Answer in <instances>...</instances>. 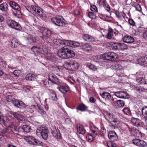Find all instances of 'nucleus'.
Segmentation results:
<instances>
[{
    "label": "nucleus",
    "mask_w": 147,
    "mask_h": 147,
    "mask_svg": "<svg viewBox=\"0 0 147 147\" xmlns=\"http://www.w3.org/2000/svg\"><path fill=\"white\" fill-rule=\"evenodd\" d=\"M26 8L30 12L32 13H36L40 18L43 17V13L41 9L38 6L34 5L27 6H26Z\"/></svg>",
    "instance_id": "obj_1"
},
{
    "label": "nucleus",
    "mask_w": 147,
    "mask_h": 147,
    "mask_svg": "<svg viewBox=\"0 0 147 147\" xmlns=\"http://www.w3.org/2000/svg\"><path fill=\"white\" fill-rule=\"evenodd\" d=\"M104 117L106 120L111 124V126L112 127H113L114 129L117 127L116 124H114L112 123L113 122L118 123L119 122V121L117 118H115L112 113L107 112L106 116L105 115Z\"/></svg>",
    "instance_id": "obj_2"
},
{
    "label": "nucleus",
    "mask_w": 147,
    "mask_h": 147,
    "mask_svg": "<svg viewBox=\"0 0 147 147\" xmlns=\"http://www.w3.org/2000/svg\"><path fill=\"white\" fill-rule=\"evenodd\" d=\"M48 132V129L42 127H38L36 131V134L39 137L42 136V138H47Z\"/></svg>",
    "instance_id": "obj_3"
},
{
    "label": "nucleus",
    "mask_w": 147,
    "mask_h": 147,
    "mask_svg": "<svg viewBox=\"0 0 147 147\" xmlns=\"http://www.w3.org/2000/svg\"><path fill=\"white\" fill-rule=\"evenodd\" d=\"M64 65L72 70L78 69L79 66L78 63L74 60H69L65 62Z\"/></svg>",
    "instance_id": "obj_4"
},
{
    "label": "nucleus",
    "mask_w": 147,
    "mask_h": 147,
    "mask_svg": "<svg viewBox=\"0 0 147 147\" xmlns=\"http://www.w3.org/2000/svg\"><path fill=\"white\" fill-rule=\"evenodd\" d=\"M43 48L41 47H38L36 46H33L32 47L31 50L34 53V55L36 56V57H34V59H38V58L37 57L36 53L38 54V53H46L47 52V50L46 48H45L43 47Z\"/></svg>",
    "instance_id": "obj_5"
},
{
    "label": "nucleus",
    "mask_w": 147,
    "mask_h": 147,
    "mask_svg": "<svg viewBox=\"0 0 147 147\" xmlns=\"http://www.w3.org/2000/svg\"><path fill=\"white\" fill-rule=\"evenodd\" d=\"M7 24L10 27L17 30H21L22 28L20 25L17 22L11 19H8L7 20Z\"/></svg>",
    "instance_id": "obj_6"
},
{
    "label": "nucleus",
    "mask_w": 147,
    "mask_h": 147,
    "mask_svg": "<svg viewBox=\"0 0 147 147\" xmlns=\"http://www.w3.org/2000/svg\"><path fill=\"white\" fill-rule=\"evenodd\" d=\"M51 21L54 24L58 26H62L65 24L63 19L59 16H57L52 18Z\"/></svg>",
    "instance_id": "obj_7"
},
{
    "label": "nucleus",
    "mask_w": 147,
    "mask_h": 147,
    "mask_svg": "<svg viewBox=\"0 0 147 147\" xmlns=\"http://www.w3.org/2000/svg\"><path fill=\"white\" fill-rule=\"evenodd\" d=\"M82 37L85 41L87 42H102V40H96L94 37L91 35L88 34H83Z\"/></svg>",
    "instance_id": "obj_8"
},
{
    "label": "nucleus",
    "mask_w": 147,
    "mask_h": 147,
    "mask_svg": "<svg viewBox=\"0 0 147 147\" xmlns=\"http://www.w3.org/2000/svg\"><path fill=\"white\" fill-rule=\"evenodd\" d=\"M117 57V54L113 52H108L103 55L105 59L111 61H113Z\"/></svg>",
    "instance_id": "obj_9"
},
{
    "label": "nucleus",
    "mask_w": 147,
    "mask_h": 147,
    "mask_svg": "<svg viewBox=\"0 0 147 147\" xmlns=\"http://www.w3.org/2000/svg\"><path fill=\"white\" fill-rule=\"evenodd\" d=\"M12 131H16V128L15 127V125L14 123H10L9 125V128H5L1 131V134H0V138H2V137H4L6 136V134H5L7 131V130L8 129H10Z\"/></svg>",
    "instance_id": "obj_10"
},
{
    "label": "nucleus",
    "mask_w": 147,
    "mask_h": 147,
    "mask_svg": "<svg viewBox=\"0 0 147 147\" xmlns=\"http://www.w3.org/2000/svg\"><path fill=\"white\" fill-rule=\"evenodd\" d=\"M68 51V48L66 47H63L58 51L57 53L58 56L63 59H67V52Z\"/></svg>",
    "instance_id": "obj_11"
},
{
    "label": "nucleus",
    "mask_w": 147,
    "mask_h": 147,
    "mask_svg": "<svg viewBox=\"0 0 147 147\" xmlns=\"http://www.w3.org/2000/svg\"><path fill=\"white\" fill-rule=\"evenodd\" d=\"M62 43H63V42H62ZM63 43H64V45L71 47H78L80 46H81V44H80V43L78 42L75 41L66 40Z\"/></svg>",
    "instance_id": "obj_12"
},
{
    "label": "nucleus",
    "mask_w": 147,
    "mask_h": 147,
    "mask_svg": "<svg viewBox=\"0 0 147 147\" xmlns=\"http://www.w3.org/2000/svg\"><path fill=\"white\" fill-rule=\"evenodd\" d=\"M59 90L63 94H65L69 90V86L66 83L61 84L58 87Z\"/></svg>",
    "instance_id": "obj_13"
},
{
    "label": "nucleus",
    "mask_w": 147,
    "mask_h": 147,
    "mask_svg": "<svg viewBox=\"0 0 147 147\" xmlns=\"http://www.w3.org/2000/svg\"><path fill=\"white\" fill-rule=\"evenodd\" d=\"M12 103L14 106L20 109L24 107L25 106V104L23 102L17 99H14Z\"/></svg>",
    "instance_id": "obj_14"
},
{
    "label": "nucleus",
    "mask_w": 147,
    "mask_h": 147,
    "mask_svg": "<svg viewBox=\"0 0 147 147\" xmlns=\"http://www.w3.org/2000/svg\"><path fill=\"white\" fill-rule=\"evenodd\" d=\"M41 33L42 35L44 37L47 38L49 37L51 34V31L47 29L42 28L41 31Z\"/></svg>",
    "instance_id": "obj_15"
},
{
    "label": "nucleus",
    "mask_w": 147,
    "mask_h": 147,
    "mask_svg": "<svg viewBox=\"0 0 147 147\" xmlns=\"http://www.w3.org/2000/svg\"><path fill=\"white\" fill-rule=\"evenodd\" d=\"M138 63L143 65L145 67H147V56L141 57L137 60Z\"/></svg>",
    "instance_id": "obj_16"
},
{
    "label": "nucleus",
    "mask_w": 147,
    "mask_h": 147,
    "mask_svg": "<svg viewBox=\"0 0 147 147\" xmlns=\"http://www.w3.org/2000/svg\"><path fill=\"white\" fill-rule=\"evenodd\" d=\"M81 47L84 51H89L92 49V47L87 43H81Z\"/></svg>",
    "instance_id": "obj_17"
},
{
    "label": "nucleus",
    "mask_w": 147,
    "mask_h": 147,
    "mask_svg": "<svg viewBox=\"0 0 147 147\" xmlns=\"http://www.w3.org/2000/svg\"><path fill=\"white\" fill-rule=\"evenodd\" d=\"M123 39L124 42L127 43H131L134 42V40L133 37L128 35L124 36Z\"/></svg>",
    "instance_id": "obj_18"
},
{
    "label": "nucleus",
    "mask_w": 147,
    "mask_h": 147,
    "mask_svg": "<svg viewBox=\"0 0 147 147\" xmlns=\"http://www.w3.org/2000/svg\"><path fill=\"white\" fill-rule=\"evenodd\" d=\"M24 38L30 44L35 42L36 41L34 36L31 35H28L27 36L24 37Z\"/></svg>",
    "instance_id": "obj_19"
},
{
    "label": "nucleus",
    "mask_w": 147,
    "mask_h": 147,
    "mask_svg": "<svg viewBox=\"0 0 147 147\" xmlns=\"http://www.w3.org/2000/svg\"><path fill=\"white\" fill-rule=\"evenodd\" d=\"M133 142L134 144L139 146H144L145 142L137 138H135L133 140Z\"/></svg>",
    "instance_id": "obj_20"
},
{
    "label": "nucleus",
    "mask_w": 147,
    "mask_h": 147,
    "mask_svg": "<svg viewBox=\"0 0 147 147\" xmlns=\"http://www.w3.org/2000/svg\"><path fill=\"white\" fill-rule=\"evenodd\" d=\"M10 6L15 10L20 11V8L18 4L15 2L10 1L9 2Z\"/></svg>",
    "instance_id": "obj_21"
},
{
    "label": "nucleus",
    "mask_w": 147,
    "mask_h": 147,
    "mask_svg": "<svg viewBox=\"0 0 147 147\" xmlns=\"http://www.w3.org/2000/svg\"><path fill=\"white\" fill-rule=\"evenodd\" d=\"M77 131L80 134L83 135L85 134L86 130L82 125L80 124H77Z\"/></svg>",
    "instance_id": "obj_22"
},
{
    "label": "nucleus",
    "mask_w": 147,
    "mask_h": 147,
    "mask_svg": "<svg viewBox=\"0 0 147 147\" xmlns=\"http://www.w3.org/2000/svg\"><path fill=\"white\" fill-rule=\"evenodd\" d=\"M142 115L144 116L145 123H147V106L142 107L141 109Z\"/></svg>",
    "instance_id": "obj_23"
},
{
    "label": "nucleus",
    "mask_w": 147,
    "mask_h": 147,
    "mask_svg": "<svg viewBox=\"0 0 147 147\" xmlns=\"http://www.w3.org/2000/svg\"><path fill=\"white\" fill-rule=\"evenodd\" d=\"M19 42L16 38H13L11 41V47L13 48H15L19 46Z\"/></svg>",
    "instance_id": "obj_24"
},
{
    "label": "nucleus",
    "mask_w": 147,
    "mask_h": 147,
    "mask_svg": "<svg viewBox=\"0 0 147 147\" xmlns=\"http://www.w3.org/2000/svg\"><path fill=\"white\" fill-rule=\"evenodd\" d=\"M127 94L126 92L123 91L117 92H115V95L117 97L120 98H124Z\"/></svg>",
    "instance_id": "obj_25"
},
{
    "label": "nucleus",
    "mask_w": 147,
    "mask_h": 147,
    "mask_svg": "<svg viewBox=\"0 0 147 147\" xmlns=\"http://www.w3.org/2000/svg\"><path fill=\"white\" fill-rule=\"evenodd\" d=\"M101 96L106 100L109 101L111 98V94L108 92H104L100 94Z\"/></svg>",
    "instance_id": "obj_26"
},
{
    "label": "nucleus",
    "mask_w": 147,
    "mask_h": 147,
    "mask_svg": "<svg viewBox=\"0 0 147 147\" xmlns=\"http://www.w3.org/2000/svg\"><path fill=\"white\" fill-rule=\"evenodd\" d=\"M16 114V113L15 112H9L6 117V120L8 121L14 119V117H15L14 114Z\"/></svg>",
    "instance_id": "obj_27"
},
{
    "label": "nucleus",
    "mask_w": 147,
    "mask_h": 147,
    "mask_svg": "<svg viewBox=\"0 0 147 147\" xmlns=\"http://www.w3.org/2000/svg\"><path fill=\"white\" fill-rule=\"evenodd\" d=\"M137 82L139 84H147V81L144 77L138 78L136 79Z\"/></svg>",
    "instance_id": "obj_28"
},
{
    "label": "nucleus",
    "mask_w": 147,
    "mask_h": 147,
    "mask_svg": "<svg viewBox=\"0 0 147 147\" xmlns=\"http://www.w3.org/2000/svg\"><path fill=\"white\" fill-rule=\"evenodd\" d=\"M65 40H61L54 39L53 42L55 44H57V45H59L60 46H62L63 45H64V43H62V42H64Z\"/></svg>",
    "instance_id": "obj_29"
},
{
    "label": "nucleus",
    "mask_w": 147,
    "mask_h": 147,
    "mask_svg": "<svg viewBox=\"0 0 147 147\" xmlns=\"http://www.w3.org/2000/svg\"><path fill=\"white\" fill-rule=\"evenodd\" d=\"M67 52V59L71 58L74 57L75 55V53L72 50H69L68 49V51Z\"/></svg>",
    "instance_id": "obj_30"
},
{
    "label": "nucleus",
    "mask_w": 147,
    "mask_h": 147,
    "mask_svg": "<svg viewBox=\"0 0 147 147\" xmlns=\"http://www.w3.org/2000/svg\"><path fill=\"white\" fill-rule=\"evenodd\" d=\"M15 116V118L17 119L20 122H23L25 120V117L21 115H20L16 113V114H14Z\"/></svg>",
    "instance_id": "obj_31"
},
{
    "label": "nucleus",
    "mask_w": 147,
    "mask_h": 147,
    "mask_svg": "<svg viewBox=\"0 0 147 147\" xmlns=\"http://www.w3.org/2000/svg\"><path fill=\"white\" fill-rule=\"evenodd\" d=\"M87 108V107L85 105L83 104H81L76 108V109L81 111H85Z\"/></svg>",
    "instance_id": "obj_32"
},
{
    "label": "nucleus",
    "mask_w": 147,
    "mask_h": 147,
    "mask_svg": "<svg viewBox=\"0 0 147 147\" xmlns=\"http://www.w3.org/2000/svg\"><path fill=\"white\" fill-rule=\"evenodd\" d=\"M8 5L6 3H3L0 5V9L6 11L7 9Z\"/></svg>",
    "instance_id": "obj_33"
},
{
    "label": "nucleus",
    "mask_w": 147,
    "mask_h": 147,
    "mask_svg": "<svg viewBox=\"0 0 147 147\" xmlns=\"http://www.w3.org/2000/svg\"><path fill=\"white\" fill-rule=\"evenodd\" d=\"M35 77L34 75L32 73H30L26 75L25 76V79L26 80H31L34 79Z\"/></svg>",
    "instance_id": "obj_34"
},
{
    "label": "nucleus",
    "mask_w": 147,
    "mask_h": 147,
    "mask_svg": "<svg viewBox=\"0 0 147 147\" xmlns=\"http://www.w3.org/2000/svg\"><path fill=\"white\" fill-rule=\"evenodd\" d=\"M132 122L134 126L137 127L140 126V120L138 119H133L132 121Z\"/></svg>",
    "instance_id": "obj_35"
},
{
    "label": "nucleus",
    "mask_w": 147,
    "mask_h": 147,
    "mask_svg": "<svg viewBox=\"0 0 147 147\" xmlns=\"http://www.w3.org/2000/svg\"><path fill=\"white\" fill-rule=\"evenodd\" d=\"M112 68L116 70L122 69V67L120 65L118 64H116L113 65L112 66Z\"/></svg>",
    "instance_id": "obj_36"
},
{
    "label": "nucleus",
    "mask_w": 147,
    "mask_h": 147,
    "mask_svg": "<svg viewBox=\"0 0 147 147\" xmlns=\"http://www.w3.org/2000/svg\"><path fill=\"white\" fill-rule=\"evenodd\" d=\"M113 45V49L115 50H120V43H114Z\"/></svg>",
    "instance_id": "obj_37"
},
{
    "label": "nucleus",
    "mask_w": 147,
    "mask_h": 147,
    "mask_svg": "<svg viewBox=\"0 0 147 147\" xmlns=\"http://www.w3.org/2000/svg\"><path fill=\"white\" fill-rule=\"evenodd\" d=\"M22 129L25 132H28L30 130V126L27 125H24L22 126Z\"/></svg>",
    "instance_id": "obj_38"
},
{
    "label": "nucleus",
    "mask_w": 147,
    "mask_h": 147,
    "mask_svg": "<svg viewBox=\"0 0 147 147\" xmlns=\"http://www.w3.org/2000/svg\"><path fill=\"white\" fill-rule=\"evenodd\" d=\"M91 131L92 132L93 134L92 135H91L90 134H88L86 135V138H87V137H89V136H90L92 137H93L94 138V137H96L94 135H96L98 133V132L97 130H91Z\"/></svg>",
    "instance_id": "obj_39"
},
{
    "label": "nucleus",
    "mask_w": 147,
    "mask_h": 147,
    "mask_svg": "<svg viewBox=\"0 0 147 147\" xmlns=\"http://www.w3.org/2000/svg\"><path fill=\"white\" fill-rule=\"evenodd\" d=\"M113 30L111 28L109 29L107 34V38L108 39H111L113 36Z\"/></svg>",
    "instance_id": "obj_40"
},
{
    "label": "nucleus",
    "mask_w": 147,
    "mask_h": 147,
    "mask_svg": "<svg viewBox=\"0 0 147 147\" xmlns=\"http://www.w3.org/2000/svg\"><path fill=\"white\" fill-rule=\"evenodd\" d=\"M52 132L54 137L55 138H60V134L56 130L52 131Z\"/></svg>",
    "instance_id": "obj_41"
},
{
    "label": "nucleus",
    "mask_w": 147,
    "mask_h": 147,
    "mask_svg": "<svg viewBox=\"0 0 147 147\" xmlns=\"http://www.w3.org/2000/svg\"><path fill=\"white\" fill-rule=\"evenodd\" d=\"M108 136L109 138H111L112 137L116 138L117 137V135L116 133L114 131H110L109 132Z\"/></svg>",
    "instance_id": "obj_42"
},
{
    "label": "nucleus",
    "mask_w": 147,
    "mask_h": 147,
    "mask_svg": "<svg viewBox=\"0 0 147 147\" xmlns=\"http://www.w3.org/2000/svg\"><path fill=\"white\" fill-rule=\"evenodd\" d=\"M51 99L55 101H56L58 98L57 97V96L56 94L54 92L51 93Z\"/></svg>",
    "instance_id": "obj_43"
},
{
    "label": "nucleus",
    "mask_w": 147,
    "mask_h": 147,
    "mask_svg": "<svg viewBox=\"0 0 147 147\" xmlns=\"http://www.w3.org/2000/svg\"><path fill=\"white\" fill-rule=\"evenodd\" d=\"M107 145L108 147H116V144L112 141H108L107 142Z\"/></svg>",
    "instance_id": "obj_44"
},
{
    "label": "nucleus",
    "mask_w": 147,
    "mask_h": 147,
    "mask_svg": "<svg viewBox=\"0 0 147 147\" xmlns=\"http://www.w3.org/2000/svg\"><path fill=\"white\" fill-rule=\"evenodd\" d=\"M88 67L89 69L92 71H95L97 69V67L91 64L88 65Z\"/></svg>",
    "instance_id": "obj_45"
},
{
    "label": "nucleus",
    "mask_w": 147,
    "mask_h": 147,
    "mask_svg": "<svg viewBox=\"0 0 147 147\" xmlns=\"http://www.w3.org/2000/svg\"><path fill=\"white\" fill-rule=\"evenodd\" d=\"M134 90L139 92H144L145 89L140 86H136L134 87Z\"/></svg>",
    "instance_id": "obj_46"
},
{
    "label": "nucleus",
    "mask_w": 147,
    "mask_h": 147,
    "mask_svg": "<svg viewBox=\"0 0 147 147\" xmlns=\"http://www.w3.org/2000/svg\"><path fill=\"white\" fill-rule=\"evenodd\" d=\"M117 106L120 107H123L125 105V103L124 101L119 100L117 101Z\"/></svg>",
    "instance_id": "obj_47"
},
{
    "label": "nucleus",
    "mask_w": 147,
    "mask_h": 147,
    "mask_svg": "<svg viewBox=\"0 0 147 147\" xmlns=\"http://www.w3.org/2000/svg\"><path fill=\"white\" fill-rule=\"evenodd\" d=\"M106 2V0H98L97 1V3L100 6H102Z\"/></svg>",
    "instance_id": "obj_48"
},
{
    "label": "nucleus",
    "mask_w": 147,
    "mask_h": 147,
    "mask_svg": "<svg viewBox=\"0 0 147 147\" xmlns=\"http://www.w3.org/2000/svg\"><path fill=\"white\" fill-rule=\"evenodd\" d=\"M24 139L29 144L34 145V142H35L34 139L32 138H24Z\"/></svg>",
    "instance_id": "obj_49"
},
{
    "label": "nucleus",
    "mask_w": 147,
    "mask_h": 147,
    "mask_svg": "<svg viewBox=\"0 0 147 147\" xmlns=\"http://www.w3.org/2000/svg\"><path fill=\"white\" fill-rule=\"evenodd\" d=\"M6 99L8 102H12L13 100L14 99L12 95H9L6 96Z\"/></svg>",
    "instance_id": "obj_50"
},
{
    "label": "nucleus",
    "mask_w": 147,
    "mask_h": 147,
    "mask_svg": "<svg viewBox=\"0 0 147 147\" xmlns=\"http://www.w3.org/2000/svg\"><path fill=\"white\" fill-rule=\"evenodd\" d=\"M21 73V71L20 70H16L13 72V74L16 76L18 77Z\"/></svg>",
    "instance_id": "obj_51"
},
{
    "label": "nucleus",
    "mask_w": 147,
    "mask_h": 147,
    "mask_svg": "<svg viewBox=\"0 0 147 147\" xmlns=\"http://www.w3.org/2000/svg\"><path fill=\"white\" fill-rule=\"evenodd\" d=\"M120 50L127 49V46L123 43H120Z\"/></svg>",
    "instance_id": "obj_52"
},
{
    "label": "nucleus",
    "mask_w": 147,
    "mask_h": 147,
    "mask_svg": "<svg viewBox=\"0 0 147 147\" xmlns=\"http://www.w3.org/2000/svg\"><path fill=\"white\" fill-rule=\"evenodd\" d=\"M90 10L92 11H95L96 12H98V10L96 7L94 5H91L90 7Z\"/></svg>",
    "instance_id": "obj_53"
},
{
    "label": "nucleus",
    "mask_w": 147,
    "mask_h": 147,
    "mask_svg": "<svg viewBox=\"0 0 147 147\" xmlns=\"http://www.w3.org/2000/svg\"><path fill=\"white\" fill-rule=\"evenodd\" d=\"M12 78V77L9 74H4L3 76V78L5 80L11 79Z\"/></svg>",
    "instance_id": "obj_54"
},
{
    "label": "nucleus",
    "mask_w": 147,
    "mask_h": 147,
    "mask_svg": "<svg viewBox=\"0 0 147 147\" xmlns=\"http://www.w3.org/2000/svg\"><path fill=\"white\" fill-rule=\"evenodd\" d=\"M102 6L104 7L105 9L108 12L110 10V7L107 2L106 3Z\"/></svg>",
    "instance_id": "obj_55"
},
{
    "label": "nucleus",
    "mask_w": 147,
    "mask_h": 147,
    "mask_svg": "<svg viewBox=\"0 0 147 147\" xmlns=\"http://www.w3.org/2000/svg\"><path fill=\"white\" fill-rule=\"evenodd\" d=\"M5 119L4 116L1 113H0V123L3 124L4 123Z\"/></svg>",
    "instance_id": "obj_56"
},
{
    "label": "nucleus",
    "mask_w": 147,
    "mask_h": 147,
    "mask_svg": "<svg viewBox=\"0 0 147 147\" xmlns=\"http://www.w3.org/2000/svg\"><path fill=\"white\" fill-rule=\"evenodd\" d=\"M34 141H35V142H34V145H42V142L39 141L36 139H34Z\"/></svg>",
    "instance_id": "obj_57"
},
{
    "label": "nucleus",
    "mask_w": 147,
    "mask_h": 147,
    "mask_svg": "<svg viewBox=\"0 0 147 147\" xmlns=\"http://www.w3.org/2000/svg\"><path fill=\"white\" fill-rule=\"evenodd\" d=\"M128 22L129 24L132 26H135V22L132 19H129L128 20Z\"/></svg>",
    "instance_id": "obj_58"
},
{
    "label": "nucleus",
    "mask_w": 147,
    "mask_h": 147,
    "mask_svg": "<svg viewBox=\"0 0 147 147\" xmlns=\"http://www.w3.org/2000/svg\"><path fill=\"white\" fill-rule=\"evenodd\" d=\"M68 80L72 84H74L75 82V80H74L73 77L70 76H69L68 77Z\"/></svg>",
    "instance_id": "obj_59"
},
{
    "label": "nucleus",
    "mask_w": 147,
    "mask_h": 147,
    "mask_svg": "<svg viewBox=\"0 0 147 147\" xmlns=\"http://www.w3.org/2000/svg\"><path fill=\"white\" fill-rule=\"evenodd\" d=\"M85 140H83L82 138H81V140L82 141H86V140L88 142H92L94 140V138H84Z\"/></svg>",
    "instance_id": "obj_60"
},
{
    "label": "nucleus",
    "mask_w": 147,
    "mask_h": 147,
    "mask_svg": "<svg viewBox=\"0 0 147 147\" xmlns=\"http://www.w3.org/2000/svg\"><path fill=\"white\" fill-rule=\"evenodd\" d=\"M52 77L53 78L52 80H51V79H49V80L51 81L53 83L56 84V83L55 82V81L56 82H58V80L57 78L53 76H52Z\"/></svg>",
    "instance_id": "obj_61"
},
{
    "label": "nucleus",
    "mask_w": 147,
    "mask_h": 147,
    "mask_svg": "<svg viewBox=\"0 0 147 147\" xmlns=\"http://www.w3.org/2000/svg\"><path fill=\"white\" fill-rule=\"evenodd\" d=\"M123 111L126 115H129L130 114V111L127 108H124L123 110Z\"/></svg>",
    "instance_id": "obj_62"
},
{
    "label": "nucleus",
    "mask_w": 147,
    "mask_h": 147,
    "mask_svg": "<svg viewBox=\"0 0 147 147\" xmlns=\"http://www.w3.org/2000/svg\"><path fill=\"white\" fill-rule=\"evenodd\" d=\"M55 69L57 72L60 71L62 69V67L61 66H57L55 67Z\"/></svg>",
    "instance_id": "obj_63"
},
{
    "label": "nucleus",
    "mask_w": 147,
    "mask_h": 147,
    "mask_svg": "<svg viewBox=\"0 0 147 147\" xmlns=\"http://www.w3.org/2000/svg\"><path fill=\"white\" fill-rule=\"evenodd\" d=\"M38 112H39V113H40L42 115L45 114L46 113V112L43 109H41L40 108H39V110H38Z\"/></svg>",
    "instance_id": "obj_64"
}]
</instances>
